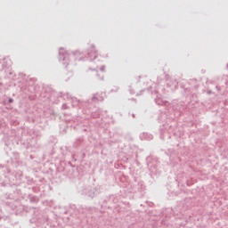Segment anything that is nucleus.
<instances>
[{
    "label": "nucleus",
    "mask_w": 228,
    "mask_h": 228,
    "mask_svg": "<svg viewBox=\"0 0 228 228\" xmlns=\"http://www.w3.org/2000/svg\"><path fill=\"white\" fill-rule=\"evenodd\" d=\"M88 57L90 60H95V58H97V52H95V47H91V51L88 52Z\"/></svg>",
    "instance_id": "nucleus-1"
},
{
    "label": "nucleus",
    "mask_w": 228,
    "mask_h": 228,
    "mask_svg": "<svg viewBox=\"0 0 228 228\" xmlns=\"http://www.w3.org/2000/svg\"><path fill=\"white\" fill-rule=\"evenodd\" d=\"M143 136L146 138V140H152V135L149 134H143Z\"/></svg>",
    "instance_id": "nucleus-2"
},
{
    "label": "nucleus",
    "mask_w": 228,
    "mask_h": 228,
    "mask_svg": "<svg viewBox=\"0 0 228 228\" xmlns=\"http://www.w3.org/2000/svg\"><path fill=\"white\" fill-rule=\"evenodd\" d=\"M65 60H69V54H66V55L62 58V61H65Z\"/></svg>",
    "instance_id": "nucleus-3"
},
{
    "label": "nucleus",
    "mask_w": 228,
    "mask_h": 228,
    "mask_svg": "<svg viewBox=\"0 0 228 228\" xmlns=\"http://www.w3.org/2000/svg\"><path fill=\"white\" fill-rule=\"evenodd\" d=\"M59 54L61 56V54H63V49L62 48H61L60 50H59Z\"/></svg>",
    "instance_id": "nucleus-4"
},
{
    "label": "nucleus",
    "mask_w": 228,
    "mask_h": 228,
    "mask_svg": "<svg viewBox=\"0 0 228 228\" xmlns=\"http://www.w3.org/2000/svg\"><path fill=\"white\" fill-rule=\"evenodd\" d=\"M100 70H102V72H104V66H102Z\"/></svg>",
    "instance_id": "nucleus-5"
},
{
    "label": "nucleus",
    "mask_w": 228,
    "mask_h": 228,
    "mask_svg": "<svg viewBox=\"0 0 228 228\" xmlns=\"http://www.w3.org/2000/svg\"><path fill=\"white\" fill-rule=\"evenodd\" d=\"M94 99H97V101H102L103 98H95V97H94Z\"/></svg>",
    "instance_id": "nucleus-6"
},
{
    "label": "nucleus",
    "mask_w": 228,
    "mask_h": 228,
    "mask_svg": "<svg viewBox=\"0 0 228 228\" xmlns=\"http://www.w3.org/2000/svg\"><path fill=\"white\" fill-rule=\"evenodd\" d=\"M9 102H13V99H9Z\"/></svg>",
    "instance_id": "nucleus-7"
}]
</instances>
